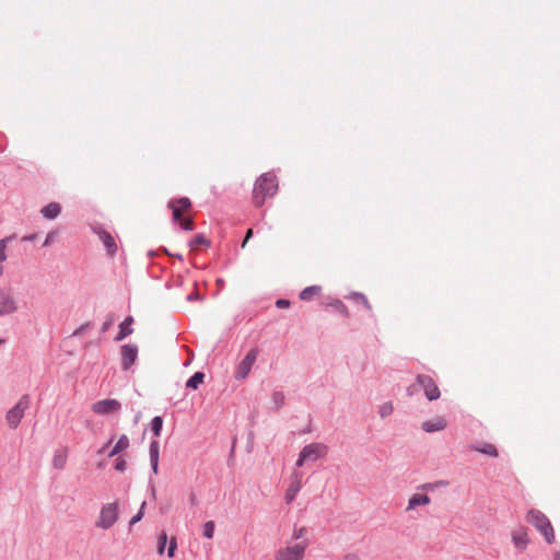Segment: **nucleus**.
<instances>
[{
  "instance_id": "f257e3e1",
  "label": "nucleus",
  "mask_w": 560,
  "mask_h": 560,
  "mask_svg": "<svg viewBox=\"0 0 560 560\" xmlns=\"http://www.w3.org/2000/svg\"><path fill=\"white\" fill-rule=\"evenodd\" d=\"M278 190V180L276 175L265 173L255 182L253 189V201L255 206L264 205L267 197H272Z\"/></svg>"
},
{
  "instance_id": "f03ea898",
  "label": "nucleus",
  "mask_w": 560,
  "mask_h": 560,
  "mask_svg": "<svg viewBox=\"0 0 560 560\" xmlns=\"http://www.w3.org/2000/svg\"><path fill=\"white\" fill-rule=\"evenodd\" d=\"M528 523H530L542 536L548 544L555 541L553 527L548 517L539 510L532 509L526 516Z\"/></svg>"
},
{
  "instance_id": "7ed1b4c3",
  "label": "nucleus",
  "mask_w": 560,
  "mask_h": 560,
  "mask_svg": "<svg viewBox=\"0 0 560 560\" xmlns=\"http://www.w3.org/2000/svg\"><path fill=\"white\" fill-rule=\"evenodd\" d=\"M31 400L27 394L21 396L14 407H12L5 416L8 425L11 429H16L24 417L25 410L30 407Z\"/></svg>"
},
{
  "instance_id": "20e7f679",
  "label": "nucleus",
  "mask_w": 560,
  "mask_h": 560,
  "mask_svg": "<svg viewBox=\"0 0 560 560\" xmlns=\"http://www.w3.org/2000/svg\"><path fill=\"white\" fill-rule=\"evenodd\" d=\"M118 520V503H106L101 508L95 526L102 529L110 528Z\"/></svg>"
},
{
  "instance_id": "39448f33",
  "label": "nucleus",
  "mask_w": 560,
  "mask_h": 560,
  "mask_svg": "<svg viewBox=\"0 0 560 560\" xmlns=\"http://www.w3.org/2000/svg\"><path fill=\"white\" fill-rule=\"evenodd\" d=\"M308 547V540H302L293 546L281 548L277 551L276 560H303L305 550Z\"/></svg>"
},
{
  "instance_id": "423d86ee",
  "label": "nucleus",
  "mask_w": 560,
  "mask_h": 560,
  "mask_svg": "<svg viewBox=\"0 0 560 560\" xmlns=\"http://www.w3.org/2000/svg\"><path fill=\"white\" fill-rule=\"evenodd\" d=\"M417 384L419 388L423 390L428 400L433 401L440 398L441 392L435 381L430 375L418 374Z\"/></svg>"
},
{
  "instance_id": "0eeeda50",
  "label": "nucleus",
  "mask_w": 560,
  "mask_h": 560,
  "mask_svg": "<svg viewBox=\"0 0 560 560\" xmlns=\"http://www.w3.org/2000/svg\"><path fill=\"white\" fill-rule=\"evenodd\" d=\"M257 355H258L257 349H250L246 353L244 359L238 363L236 371H235L234 376L237 381L245 380L248 376V374L257 359Z\"/></svg>"
},
{
  "instance_id": "6e6552de",
  "label": "nucleus",
  "mask_w": 560,
  "mask_h": 560,
  "mask_svg": "<svg viewBox=\"0 0 560 560\" xmlns=\"http://www.w3.org/2000/svg\"><path fill=\"white\" fill-rule=\"evenodd\" d=\"M18 311V304L10 289L0 290V316L10 315Z\"/></svg>"
},
{
  "instance_id": "1a4fd4ad",
  "label": "nucleus",
  "mask_w": 560,
  "mask_h": 560,
  "mask_svg": "<svg viewBox=\"0 0 560 560\" xmlns=\"http://www.w3.org/2000/svg\"><path fill=\"white\" fill-rule=\"evenodd\" d=\"M121 355V370L128 371L138 359V346L135 343H127L120 347Z\"/></svg>"
},
{
  "instance_id": "9d476101",
  "label": "nucleus",
  "mask_w": 560,
  "mask_h": 560,
  "mask_svg": "<svg viewBox=\"0 0 560 560\" xmlns=\"http://www.w3.org/2000/svg\"><path fill=\"white\" fill-rule=\"evenodd\" d=\"M302 458L311 463L324 457L327 454V446L322 443H311L305 445L302 450Z\"/></svg>"
},
{
  "instance_id": "9b49d317",
  "label": "nucleus",
  "mask_w": 560,
  "mask_h": 560,
  "mask_svg": "<svg viewBox=\"0 0 560 560\" xmlns=\"http://www.w3.org/2000/svg\"><path fill=\"white\" fill-rule=\"evenodd\" d=\"M302 478H303L302 471L294 469V471L291 474L290 483H289V487H288V489L285 491V495H284L287 504L292 503L294 501L296 494L302 489Z\"/></svg>"
},
{
  "instance_id": "f8f14e48",
  "label": "nucleus",
  "mask_w": 560,
  "mask_h": 560,
  "mask_svg": "<svg viewBox=\"0 0 560 560\" xmlns=\"http://www.w3.org/2000/svg\"><path fill=\"white\" fill-rule=\"evenodd\" d=\"M121 408V404L117 399H102L92 405V410L96 415H109L117 412Z\"/></svg>"
},
{
  "instance_id": "ddd939ff",
  "label": "nucleus",
  "mask_w": 560,
  "mask_h": 560,
  "mask_svg": "<svg viewBox=\"0 0 560 560\" xmlns=\"http://www.w3.org/2000/svg\"><path fill=\"white\" fill-rule=\"evenodd\" d=\"M168 208L172 209L173 221L178 222L182 219V212L191 208V201L187 197H180L178 199L171 200L168 202Z\"/></svg>"
},
{
  "instance_id": "4468645a",
  "label": "nucleus",
  "mask_w": 560,
  "mask_h": 560,
  "mask_svg": "<svg viewBox=\"0 0 560 560\" xmlns=\"http://www.w3.org/2000/svg\"><path fill=\"white\" fill-rule=\"evenodd\" d=\"M94 233L98 235L100 241L106 248L107 255L113 257L117 252V244L113 235L103 228L94 229Z\"/></svg>"
},
{
  "instance_id": "2eb2a0df",
  "label": "nucleus",
  "mask_w": 560,
  "mask_h": 560,
  "mask_svg": "<svg viewBox=\"0 0 560 560\" xmlns=\"http://www.w3.org/2000/svg\"><path fill=\"white\" fill-rule=\"evenodd\" d=\"M447 425V422L444 418L438 417L434 420H428L422 423V430L427 433H433L441 430H444Z\"/></svg>"
},
{
  "instance_id": "dca6fc26",
  "label": "nucleus",
  "mask_w": 560,
  "mask_h": 560,
  "mask_svg": "<svg viewBox=\"0 0 560 560\" xmlns=\"http://www.w3.org/2000/svg\"><path fill=\"white\" fill-rule=\"evenodd\" d=\"M150 464L153 474L159 472V456H160V444L156 440L150 443L149 447Z\"/></svg>"
},
{
  "instance_id": "f3484780",
  "label": "nucleus",
  "mask_w": 560,
  "mask_h": 560,
  "mask_svg": "<svg viewBox=\"0 0 560 560\" xmlns=\"http://www.w3.org/2000/svg\"><path fill=\"white\" fill-rule=\"evenodd\" d=\"M133 323L132 316H127L119 325V331L117 336L115 337V341H121L125 338H127L129 335L133 332V329L131 327Z\"/></svg>"
},
{
  "instance_id": "a211bd4d",
  "label": "nucleus",
  "mask_w": 560,
  "mask_h": 560,
  "mask_svg": "<svg viewBox=\"0 0 560 560\" xmlns=\"http://www.w3.org/2000/svg\"><path fill=\"white\" fill-rule=\"evenodd\" d=\"M512 541L514 546L521 551L527 548L529 539L525 529L521 528L512 533Z\"/></svg>"
},
{
  "instance_id": "6ab92c4d",
  "label": "nucleus",
  "mask_w": 560,
  "mask_h": 560,
  "mask_svg": "<svg viewBox=\"0 0 560 560\" xmlns=\"http://www.w3.org/2000/svg\"><path fill=\"white\" fill-rule=\"evenodd\" d=\"M61 212V206L58 202H50L40 209V213L45 219L54 220Z\"/></svg>"
},
{
  "instance_id": "aec40b11",
  "label": "nucleus",
  "mask_w": 560,
  "mask_h": 560,
  "mask_svg": "<svg viewBox=\"0 0 560 560\" xmlns=\"http://www.w3.org/2000/svg\"><path fill=\"white\" fill-rule=\"evenodd\" d=\"M430 502H431V499L428 494H413L408 500L407 511H410L420 505H427Z\"/></svg>"
},
{
  "instance_id": "412c9836",
  "label": "nucleus",
  "mask_w": 560,
  "mask_h": 560,
  "mask_svg": "<svg viewBox=\"0 0 560 560\" xmlns=\"http://www.w3.org/2000/svg\"><path fill=\"white\" fill-rule=\"evenodd\" d=\"M322 292L320 285H310L303 289L300 293L302 301H311L315 295H319Z\"/></svg>"
},
{
  "instance_id": "4be33fe9",
  "label": "nucleus",
  "mask_w": 560,
  "mask_h": 560,
  "mask_svg": "<svg viewBox=\"0 0 560 560\" xmlns=\"http://www.w3.org/2000/svg\"><path fill=\"white\" fill-rule=\"evenodd\" d=\"M205 373L197 371L195 372L186 382V388L188 389H197L200 384L203 383Z\"/></svg>"
},
{
  "instance_id": "5701e85b",
  "label": "nucleus",
  "mask_w": 560,
  "mask_h": 560,
  "mask_svg": "<svg viewBox=\"0 0 560 560\" xmlns=\"http://www.w3.org/2000/svg\"><path fill=\"white\" fill-rule=\"evenodd\" d=\"M128 446H129V439L127 438V435L122 434L118 439V441L116 442V444L114 445L112 451L108 453V456L113 457V456L117 455L118 453L128 448Z\"/></svg>"
},
{
  "instance_id": "b1692460",
  "label": "nucleus",
  "mask_w": 560,
  "mask_h": 560,
  "mask_svg": "<svg viewBox=\"0 0 560 560\" xmlns=\"http://www.w3.org/2000/svg\"><path fill=\"white\" fill-rule=\"evenodd\" d=\"M471 448L475 450L476 452H479L485 455H489L492 457L498 456V451H497L495 446L490 443H485L481 446H471Z\"/></svg>"
},
{
  "instance_id": "393cba45",
  "label": "nucleus",
  "mask_w": 560,
  "mask_h": 560,
  "mask_svg": "<svg viewBox=\"0 0 560 560\" xmlns=\"http://www.w3.org/2000/svg\"><path fill=\"white\" fill-rule=\"evenodd\" d=\"M348 298L353 302L361 303L366 311L372 310L370 302L363 293L351 292Z\"/></svg>"
},
{
  "instance_id": "a878e982",
  "label": "nucleus",
  "mask_w": 560,
  "mask_h": 560,
  "mask_svg": "<svg viewBox=\"0 0 560 560\" xmlns=\"http://www.w3.org/2000/svg\"><path fill=\"white\" fill-rule=\"evenodd\" d=\"M151 431L155 438L161 435V431L163 428V418L161 416H155L150 422Z\"/></svg>"
},
{
  "instance_id": "bb28decb",
  "label": "nucleus",
  "mask_w": 560,
  "mask_h": 560,
  "mask_svg": "<svg viewBox=\"0 0 560 560\" xmlns=\"http://www.w3.org/2000/svg\"><path fill=\"white\" fill-rule=\"evenodd\" d=\"M189 245L191 247H198V246H210V241L203 235V234H197L195 237L189 242Z\"/></svg>"
},
{
  "instance_id": "cd10ccee",
  "label": "nucleus",
  "mask_w": 560,
  "mask_h": 560,
  "mask_svg": "<svg viewBox=\"0 0 560 560\" xmlns=\"http://www.w3.org/2000/svg\"><path fill=\"white\" fill-rule=\"evenodd\" d=\"M329 306H331L336 312L342 314L345 317H348V308L341 300L335 299Z\"/></svg>"
},
{
  "instance_id": "c85d7f7f",
  "label": "nucleus",
  "mask_w": 560,
  "mask_h": 560,
  "mask_svg": "<svg viewBox=\"0 0 560 560\" xmlns=\"http://www.w3.org/2000/svg\"><path fill=\"white\" fill-rule=\"evenodd\" d=\"M448 485V481L445 480H439L435 482H427L421 485L419 488L427 491H434L436 488L440 487H446Z\"/></svg>"
},
{
  "instance_id": "c756f323",
  "label": "nucleus",
  "mask_w": 560,
  "mask_h": 560,
  "mask_svg": "<svg viewBox=\"0 0 560 560\" xmlns=\"http://www.w3.org/2000/svg\"><path fill=\"white\" fill-rule=\"evenodd\" d=\"M214 528H215V525H214L213 521L206 522L203 524L202 535L206 538L211 539L213 537V534H214Z\"/></svg>"
},
{
  "instance_id": "7c9ffc66",
  "label": "nucleus",
  "mask_w": 560,
  "mask_h": 560,
  "mask_svg": "<svg viewBox=\"0 0 560 560\" xmlns=\"http://www.w3.org/2000/svg\"><path fill=\"white\" fill-rule=\"evenodd\" d=\"M393 410H394L393 404L390 401H386L380 407L378 413H380L381 418H386L387 416H389L393 412Z\"/></svg>"
},
{
  "instance_id": "2f4dec72",
  "label": "nucleus",
  "mask_w": 560,
  "mask_h": 560,
  "mask_svg": "<svg viewBox=\"0 0 560 560\" xmlns=\"http://www.w3.org/2000/svg\"><path fill=\"white\" fill-rule=\"evenodd\" d=\"M285 396L282 392H275L272 394V402L277 409H280L284 405Z\"/></svg>"
},
{
  "instance_id": "473e14b6",
  "label": "nucleus",
  "mask_w": 560,
  "mask_h": 560,
  "mask_svg": "<svg viewBox=\"0 0 560 560\" xmlns=\"http://www.w3.org/2000/svg\"><path fill=\"white\" fill-rule=\"evenodd\" d=\"M166 544H167V535L165 532H162L160 535H159V539H158V552L160 555L164 553V550H165V547H166Z\"/></svg>"
},
{
  "instance_id": "72a5a7b5",
  "label": "nucleus",
  "mask_w": 560,
  "mask_h": 560,
  "mask_svg": "<svg viewBox=\"0 0 560 560\" xmlns=\"http://www.w3.org/2000/svg\"><path fill=\"white\" fill-rule=\"evenodd\" d=\"M145 505H147V502H145V501H143V502L141 503V506H140V509H139L138 513L131 517V520H130V522H129V526H130V527H131V526H133L135 524H137L138 522H140V521L142 520L143 514H144V513H143V510H144Z\"/></svg>"
},
{
  "instance_id": "f704fd0d",
  "label": "nucleus",
  "mask_w": 560,
  "mask_h": 560,
  "mask_svg": "<svg viewBox=\"0 0 560 560\" xmlns=\"http://www.w3.org/2000/svg\"><path fill=\"white\" fill-rule=\"evenodd\" d=\"M183 231H192L194 221L190 218H183L177 222Z\"/></svg>"
},
{
  "instance_id": "c9c22d12",
  "label": "nucleus",
  "mask_w": 560,
  "mask_h": 560,
  "mask_svg": "<svg viewBox=\"0 0 560 560\" xmlns=\"http://www.w3.org/2000/svg\"><path fill=\"white\" fill-rule=\"evenodd\" d=\"M93 327V323L92 322H86L84 324H82L80 327H78L73 332H72V337H78V336H82L86 330H89L90 328Z\"/></svg>"
},
{
  "instance_id": "e433bc0d",
  "label": "nucleus",
  "mask_w": 560,
  "mask_h": 560,
  "mask_svg": "<svg viewBox=\"0 0 560 560\" xmlns=\"http://www.w3.org/2000/svg\"><path fill=\"white\" fill-rule=\"evenodd\" d=\"M12 237H5L3 240H0V265L7 260L5 255V248H7V242L10 241Z\"/></svg>"
},
{
  "instance_id": "4c0bfd02",
  "label": "nucleus",
  "mask_w": 560,
  "mask_h": 560,
  "mask_svg": "<svg viewBox=\"0 0 560 560\" xmlns=\"http://www.w3.org/2000/svg\"><path fill=\"white\" fill-rule=\"evenodd\" d=\"M176 549H177L176 538L172 537L171 540H170L168 549H167V557L168 558H174Z\"/></svg>"
},
{
  "instance_id": "58836bf2",
  "label": "nucleus",
  "mask_w": 560,
  "mask_h": 560,
  "mask_svg": "<svg viewBox=\"0 0 560 560\" xmlns=\"http://www.w3.org/2000/svg\"><path fill=\"white\" fill-rule=\"evenodd\" d=\"M115 320L114 314H108L106 320L102 325V332H106Z\"/></svg>"
},
{
  "instance_id": "ea45409f",
  "label": "nucleus",
  "mask_w": 560,
  "mask_h": 560,
  "mask_svg": "<svg viewBox=\"0 0 560 560\" xmlns=\"http://www.w3.org/2000/svg\"><path fill=\"white\" fill-rule=\"evenodd\" d=\"M52 462L56 468L61 469L66 464V457L63 455H55Z\"/></svg>"
},
{
  "instance_id": "a19ab883",
  "label": "nucleus",
  "mask_w": 560,
  "mask_h": 560,
  "mask_svg": "<svg viewBox=\"0 0 560 560\" xmlns=\"http://www.w3.org/2000/svg\"><path fill=\"white\" fill-rule=\"evenodd\" d=\"M127 468V463L122 457H117L115 463V469L117 471L124 472Z\"/></svg>"
},
{
  "instance_id": "79ce46f5",
  "label": "nucleus",
  "mask_w": 560,
  "mask_h": 560,
  "mask_svg": "<svg viewBox=\"0 0 560 560\" xmlns=\"http://www.w3.org/2000/svg\"><path fill=\"white\" fill-rule=\"evenodd\" d=\"M306 533L307 529L305 527L294 528L292 539H301L306 535Z\"/></svg>"
},
{
  "instance_id": "37998d69",
  "label": "nucleus",
  "mask_w": 560,
  "mask_h": 560,
  "mask_svg": "<svg viewBox=\"0 0 560 560\" xmlns=\"http://www.w3.org/2000/svg\"><path fill=\"white\" fill-rule=\"evenodd\" d=\"M55 237H56V232H49L43 243V247H47L49 246L54 241H55Z\"/></svg>"
},
{
  "instance_id": "c03bdc74",
  "label": "nucleus",
  "mask_w": 560,
  "mask_h": 560,
  "mask_svg": "<svg viewBox=\"0 0 560 560\" xmlns=\"http://www.w3.org/2000/svg\"><path fill=\"white\" fill-rule=\"evenodd\" d=\"M276 306L278 308H287L290 306V301L289 300H285V299H278L276 301Z\"/></svg>"
},
{
  "instance_id": "a18cd8bd",
  "label": "nucleus",
  "mask_w": 560,
  "mask_h": 560,
  "mask_svg": "<svg viewBox=\"0 0 560 560\" xmlns=\"http://www.w3.org/2000/svg\"><path fill=\"white\" fill-rule=\"evenodd\" d=\"M419 390H420V388H419V385L417 384V381L407 387V394L409 396H412L413 394H416Z\"/></svg>"
},
{
  "instance_id": "49530a36",
  "label": "nucleus",
  "mask_w": 560,
  "mask_h": 560,
  "mask_svg": "<svg viewBox=\"0 0 560 560\" xmlns=\"http://www.w3.org/2000/svg\"><path fill=\"white\" fill-rule=\"evenodd\" d=\"M186 299H187V301L192 302V301H201V300H203V296L200 295L198 292H192V293L188 294Z\"/></svg>"
},
{
  "instance_id": "de8ad7c7",
  "label": "nucleus",
  "mask_w": 560,
  "mask_h": 560,
  "mask_svg": "<svg viewBox=\"0 0 560 560\" xmlns=\"http://www.w3.org/2000/svg\"><path fill=\"white\" fill-rule=\"evenodd\" d=\"M37 237V235L34 233V234H30V235H25L21 238L22 242H33L35 241Z\"/></svg>"
},
{
  "instance_id": "09e8293b",
  "label": "nucleus",
  "mask_w": 560,
  "mask_h": 560,
  "mask_svg": "<svg viewBox=\"0 0 560 560\" xmlns=\"http://www.w3.org/2000/svg\"><path fill=\"white\" fill-rule=\"evenodd\" d=\"M307 462H308L307 459H303L302 458V453L300 452L299 458H298V460L295 463V466H296V468L302 467Z\"/></svg>"
},
{
  "instance_id": "8fccbe9b",
  "label": "nucleus",
  "mask_w": 560,
  "mask_h": 560,
  "mask_svg": "<svg viewBox=\"0 0 560 560\" xmlns=\"http://www.w3.org/2000/svg\"><path fill=\"white\" fill-rule=\"evenodd\" d=\"M254 232L252 229L247 230L245 238L243 241L242 247L245 246V244L248 242V240L253 236Z\"/></svg>"
},
{
  "instance_id": "3c124183",
  "label": "nucleus",
  "mask_w": 560,
  "mask_h": 560,
  "mask_svg": "<svg viewBox=\"0 0 560 560\" xmlns=\"http://www.w3.org/2000/svg\"><path fill=\"white\" fill-rule=\"evenodd\" d=\"M162 252L165 253L166 255L172 256V254H170L168 250L165 247L162 248ZM173 257L177 258L178 260H183L184 259L183 255H180V254H175V255H173Z\"/></svg>"
},
{
  "instance_id": "603ef678",
  "label": "nucleus",
  "mask_w": 560,
  "mask_h": 560,
  "mask_svg": "<svg viewBox=\"0 0 560 560\" xmlns=\"http://www.w3.org/2000/svg\"><path fill=\"white\" fill-rule=\"evenodd\" d=\"M343 560H359V558L357 555L349 553L345 556Z\"/></svg>"
},
{
  "instance_id": "864d4df0",
  "label": "nucleus",
  "mask_w": 560,
  "mask_h": 560,
  "mask_svg": "<svg viewBox=\"0 0 560 560\" xmlns=\"http://www.w3.org/2000/svg\"><path fill=\"white\" fill-rule=\"evenodd\" d=\"M155 255H156V252H155V250H153V249H151V250H149V252H148V256H149V257H153V256H155Z\"/></svg>"
},
{
  "instance_id": "5fc2aeb1",
  "label": "nucleus",
  "mask_w": 560,
  "mask_h": 560,
  "mask_svg": "<svg viewBox=\"0 0 560 560\" xmlns=\"http://www.w3.org/2000/svg\"><path fill=\"white\" fill-rule=\"evenodd\" d=\"M110 443H112V440H110V441H108V442H107V443L102 447V450H101L100 452H103L105 448H108V445H109Z\"/></svg>"
},
{
  "instance_id": "6e6d98bb",
  "label": "nucleus",
  "mask_w": 560,
  "mask_h": 560,
  "mask_svg": "<svg viewBox=\"0 0 560 560\" xmlns=\"http://www.w3.org/2000/svg\"><path fill=\"white\" fill-rule=\"evenodd\" d=\"M151 494L153 498L155 497V487L154 486H151Z\"/></svg>"
},
{
  "instance_id": "4d7b16f0",
  "label": "nucleus",
  "mask_w": 560,
  "mask_h": 560,
  "mask_svg": "<svg viewBox=\"0 0 560 560\" xmlns=\"http://www.w3.org/2000/svg\"><path fill=\"white\" fill-rule=\"evenodd\" d=\"M555 560H560V552H557V553L555 555Z\"/></svg>"
},
{
  "instance_id": "13d9d810",
  "label": "nucleus",
  "mask_w": 560,
  "mask_h": 560,
  "mask_svg": "<svg viewBox=\"0 0 560 560\" xmlns=\"http://www.w3.org/2000/svg\"><path fill=\"white\" fill-rule=\"evenodd\" d=\"M217 283H218V284H223V283H224V281H223L222 279H218V280H217Z\"/></svg>"
},
{
  "instance_id": "bf43d9fd",
  "label": "nucleus",
  "mask_w": 560,
  "mask_h": 560,
  "mask_svg": "<svg viewBox=\"0 0 560 560\" xmlns=\"http://www.w3.org/2000/svg\"><path fill=\"white\" fill-rule=\"evenodd\" d=\"M3 342H4V340H3V339H0V345H1V343H3Z\"/></svg>"
}]
</instances>
